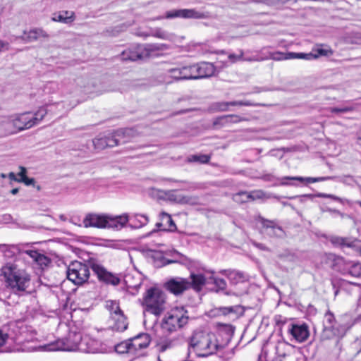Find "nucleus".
<instances>
[{"mask_svg":"<svg viewBox=\"0 0 361 361\" xmlns=\"http://www.w3.org/2000/svg\"><path fill=\"white\" fill-rule=\"evenodd\" d=\"M194 317L185 307H176L162 318L160 324L161 335L157 344L159 353L172 349L183 342V335L177 334Z\"/></svg>","mask_w":361,"mask_h":361,"instance_id":"nucleus-1","label":"nucleus"},{"mask_svg":"<svg viewBox=\"0 0 361 361\" xmlns=\"http://www.w3.org/2000/svg\"><path fill=\"white\" fill-rule=\"evenodd\" d=\"M188 353L193 352L197 357H208L216 353L219 348L214 333L196 329L186 340Z\"/></svg>","mask_w":361,"mask_h":361,"instance_id":"nucleus-2","label":"nucleus"},{"mask_svg":"<svg viewBox=\"0 0 361 361\" xmlns=\"http://www.w3.org/2000/svg\"><path fill=\"white\" fill-rule=\"evenodd\" d=\"M1 276H3L6 287L14 294L23 295L30 286V275L16 264L9 262L3 266Z\"/></svg>","mask_w":361,"mask_h":361,"instance_id":"nucleus-3","label":"nucleus"},{"mask_svg":"<svg viewBox=\"0 0 361 361\" xmlns=\"http://www.w3.org/2000/svg\"><path fill=\"white\" fill-rule=\"evenodd\" d=\"M140 304L145 312L159 316L165 310L166 295L159 288L150 287L145 291Z\"/></svg>","mask_w":361,"mask_h":361,"instance_id":"nucleus-4","label":"nucleus"},{"mask_svg":"<svg viewBox=\"0 0 361 361\" xmlns=\"http://www.w3.org/2000/svg\"><path fill=\"white\" fill-rule=\"evenodd\" d=\"M166 44H137L135 47L124 50L121 54V58L124 61H135L150 57L158 51L168 49Z\"/></svg>","mask_w":361,"mask_h":361,"instance_id":"nucleus-5","label":"nucleus"},{"mask_svg":"<svg viewBox=\"0 0 361 361\" xmlns=\"http://www.w3.org/2000/svg\"><path fill=\"white\" fill-rule=\"evenodd\" d=\"M280 185H293L297 186L298 184L296 182H300L301 183H317V182H322L325 180H334L339 183H343L345 184H351L353 182H354V178L350 175H343L340 176H322V177H317V178H312V177H307L303 178L300 176H283L281 178H276Z\"/></svg>","mask_w":361,"mask_h":361,"instance_id":"nucleus-6","label":"nucleus"},{"mask_svg":"<svg viewBox=\"0 0 361 361\" xmlns=\"http://www.w3.org/2000/svg\"><path fill=\"white\" fill-rule=\"evenodd\" d=\"M90 268V261L87 264L79 261L71 262L67 267V279L75 285L81 286L89 279Z\"/></svg>","mask_w":361,"mask_h":361,"instance_id":"nucleus-7","label":"nucleus"},{"mask_svg":"<svg viewBox=\"0 0 361 361\" xmlns=\"http://www.w3.org/2000/svg\"><path fill=\"white\" fill-rule=\"evenodd\" d=\"M81 339L80 332L71 329L66 337L50 345L48 347V350L79 351Z\"/></svg>","mask_w":361,"mask_h":361,"instance_id":"nucleus-8","label":"nucleus"},{"mask_svg":"<svg viewBox=\"0 0 361 361\" xmlns=\"http://www.w3.org/2000/svg\"><path fill=\"white\" fill-rule=\"evenodd\" d=\"M255 221L261 224L259 232L272 238H284L286 233L276 219L270 220L261 215L255 217Z\"/></svg>","mask_w":361,"mask_h":361,"instance_id":"nucleus-9","label":"nucleus"},{"mask_svg":"<svg viewBox=\"0 0 361 361\" xmlns=\"http://www.w3.org/2000/svg\"><path fill=\"white\" fill-rule=\"evenodd\" d=\"M333 267L342 275L361 278V263L358 261L346 260L338 257L334 260Z\"/></svg>","mask_w":361,"mask_h":361,"instance_id":"nucleus-10","label":"nucleus"},{"mask_svg":"<svg viewBox=\"0 0 361 361\" xmlns=\"http://www.w3.org/2000/svg\"><path fill=\"white\" fill-rule=\"evenodd\" d=\"M111 350L109 344L96 339L89 334L82 335L79 351L85 353H105Z\"/></svg>","mask_w":361,"mask_h":361,"instance_id":"nucleus-11","label":"nucleus"},{"mask_svg":"<svg viewBox=\"0 0 361 361\" xmlns=\"http://www.w3.org/2000/svg\"><path fill=\"white\" fill-rule=\"evenodd\" d=\"M90 266L100 283L114 286H118L120 283V278L116 274L107 271L102 265L93 260H90Z\"/></svg>","mask_w":361,"mask_h":361,"instance_id":"nucleus-12","label":"nucleus"},{"mask_svg":"<svg viewBox=\"0 0 361 361\" xmlns=\"http://www.w3.org/2000/svg\"><path fill=\"white\" fill-rule=\"evenodd\" d=\"M164 288L170 293L180 296L189 290V281L180 276L171 277L164 283Z\"/></svg>","mask_w":361,"mask_h":361,"instance_id":"nucleus-13","label":"nucleus"},{"mask_svg":"<svg viewBox=\"0 0 361 361\" xmlns=\"http://www.w3.org/2000/svg\"><path fill=\"white\" fill-rule=\"evenodd\" d=\"M209 17V12H200L196 9H173L169 11L165 14L166 18H193V19H207Z\"/></svg>","mask_w":361,"mask_h":361,"instance_id":"nucleus-14","label":"nucleus"},{"mask_svg":"<svg viewBox=\"0 0 361 361\" xmlns=\"http://www.w3.org/2000/svg\"><path fill=\"white\" fill-rule=\"evenodd\" d=\"M287 331L298 343L306 341L310 336L309 326L305 322L290 323Z\"/></svg>","mask_w":361,"mask_h":361,"instance_id":"nucleus-15","label":"nucleus"},{"mask_svg":"<svg viewBox=\"0 0 361 361\" xmlns=\"http://www.w3.org/2000/svg\"><path fill=\"white\" fill-rule=\"evenodd\" d=\"M112 324L110 325L109 329H104L103 331L106 334L111 333L113 331L123 332L128 329V322L127 317L123 314V312H118L112 314L110 317Z\"/></svg>","mask_w":361,"mask_h":361,"instance_id":"nucleus-16","label":"nucleus"},{"mask_svg":"<svg viewBox=\"0 0 361 361\" xmlns=\"http://www.w3.org/2000/svg\"><path fill=\"white\" fill-rule=\"evenodd\" d=\"M131 129H118L105 135L107 147H114L128 142L127 137L131 133Z\"/></svg>","mask_w":361,"mask_h":361,"instance_id":"nucleus-17","label":"nucleus"},{"mask_svg":"<svg viewBox=\"0 0 361 361\" xmlns=\"http://www.w3.org/2000/svg\"><path fill=\"white\" fill-rule=\"evenodd\" d=\"M13 126L17 128L19 131H22L26 129H29L36 125L33 114L31 112H25L18 114L13 120Z\"/></svg>","mask_w":361,"mask_h":361,"instance_id":"nucleus-18","label":"nucleus"},{"mask_svg":"<svg viewBox=\"0 0 361 361\" xmlns=\"http://www.w3.org/2000/svg\"><path fill=\"white\" fill-rule=\"evenodd\" d=\"M132 349V354L137 357L142 355L138 351L146 348L150 343L149 336L147 334H139L136 336L129 338Z\"/></svg>","mask_w":361,"mask_h":361,"instance_id":"nucleus-19","label":"nucleus"},{"mask_svg":"<svg viewBox=\"0 0 361 361\" xmlns=\"http://www.w3.org/2000/svg\"><path fill=\"white\" fill-rule=\"evenodd\" d=\"M106 214L89 213L85 216V217L83 219L84 227L106 228Z\"/></svg>","mask_w":361,"mask_h":361,"instance_id":"nucleus-20","label":"nucleus"},{"mask_svg":"<svg viewBox=\"0 0 361 361\" xmlns=\"http://www.w3.org/2000/svg\"><path fill=\"white\" fill-rule=\"evenodd\" d=\"M219 273L227 277L231 285H237L249 280L248 274L237 269H221Z\"/></svg>","mask_w":361,"mask_h":361,"instance_id":"nucleus-21","label":"nucleus"},{"mask_svg":"<svg viewBox=\"0 0 361 361\" xmlns=\"http://www.w3.org/2000/svg\"><path fill=\"white\" fill-rule=\"evenodd\" d=\"M193 65L195 80L212 77L216 71V68L212 63L201 62Z\"/></svg>","mask_w":361,"mask_h":361,"instance_id":"nucleus-22","label":"nucleus"},{"mask_svg":"<svg viewBox=\"0 0 361 361\" xmlns=\"http://www.w3.org/2000/svg\"><path fill=\"white\" fill-rule=\"evenodd\" d=\"M49 34L41 27H34L30 30H24L23 35L16 37L17 39H20L26 43L37 41L39 38L48 39Z\"/></svg>","mask_w":361,"mask_h":361,"instance_id":"nucleus-23","label":"nucleus"},{"mask_svg":"<svg viewBox=\"0 0 361 361\" xmlns=\"http://www.w3.org/2000/svg\"><path fill=\"white\" fill-rule=\"evenodd\" d=\"M260 104L253 103L248 100L245 101H232V102H218L211 105V109L214 111H226L229 109L230 106H261Z\"/></svg>","mask_w":361,"mask_h":361,"instance_id":"nucleus-24","label":"nucleus"},{"mask_svg":"<svg viewBox=\"0 0 361 361\" xmlns=\"http://www.w3.org/2000/svg\"><path fill=\"white\" fill-rule=\"evenodd\" d=\"M243 121H245V118H241L236 114L220 116L213 120L212 128L214 129H220L231 123H237Z\"/></svg>","mask_w":361,"mask_h":361,"instance_id":"nucleus-25","label":"nucleus"},{"mask_svg":"<svg viewBox=\"0 0 361 361\" xmlns=\"http://www.w3.org/2000/svg\"><path fill=\"white\" fill-rule=\"evenodd\" d=\"M129 221V215L123 214L118 216H106V228L114 230H121L127 225Z\"/></svg>","mask_w":361,"mask_h":361,"instance_id":"nucleus-26","label":"nucleus"},{"mask_svg":"<svg viewBox=\"0 0 361 361\" xmlns=\"http://www.w3.org/2000/svg\"><path fill=\"white\" fill-rule=\"evenodd\" d=\"M186 279L189 281V290L192 289L197 293L202 290L203 286L208 281L203 274L193 272H190V276Z\"/></svg>","mask_w":361,"mask_h":361,"instance_id":"nucleus-27","label":"nucleus"},{"mask_svg":"<svg viewBox=\"0 0 361 361\" xmlns=\"http://www.w3.org/2000/svg\"><path fill=\"white\" fill-rule=\"evenodd\" d=\"M345 331V329L344 326L324 325V329L321 334V338L322 340H329L334 337H341L344 335Z\"/></svg>","mask_w":361,"mask_h":361,"instance_id":"nucleus-28","label":"nucleus"},{"mask_svg":"<svg viewBox=\"0 0 361 361\" xmlns=\"http://www.w3.org/2000/svg\"><path fill=\"white\" fill-rule=\"evenodd\" d=\"M332 54V51L322 47H317L313 49L310 53H300L299 59L313 60L319 58V56H328Z\"/></svg>","mask_w":361,"mask_h":361,"instance_id":"nucleus-29","label":"nucleus"},{"mask_svg":"<svg viewBox=\"0 0 361 361\" xmlns=\"http://www.w3.org/2000/svg\"><path fill=\"white\" fill-rule=\"evenodd\" d=\"M128 222V226L130 228L134 229L140 228L148 224L149 218L145 214H133L129 216Z\"/></svg>","mask_w":361,"mask_h":361,"instance_id":"nucleus-30","label":"nucleus"},{"mask_svg":"<svg viewBox=\"0 0 361 361\" xmlns=\"http://www.w3.org/2000/svg\"><path fill=\"white\" fill-rule=\"evenodd\" d=\"M300 53L295 52H287L283 53L280 51L269 52L264 54V57H267L268 59H273L274 61H281L288 59H299Z\"/></svg>","mask_w":361,"mask_h":361,"instance_id":"nucleus-31","label":"nucleus"},{"mask_svg":"<svg viewBox=\"0 0 361 361\" xmlns=\"http://www.w3.org/2000/svg\"><path fill=\"white\" fill-rule=\"evenodd\" d=\"M314 197L331 198L335 201L339 202L342 204L348 203V200L347 199H342L339 197H337V196L331 195V194H326V193H322V192H319L316 195L307 194V195H300V196H293L289 198L290 199L300 198V201L302 202L303 198H305V197L313 198Z\"/></svg>","mask_w":361,"mask_h":361,"instance_id":"nucleus-32","label":"nucleus"},{"mask_svg":"<svg viewBox=\"0 0 361 361\" xmlns=\"http://www.w3.org/2000/svg\"><path fill=\"white\" fill-rule=\"evenodd\" d=\"M211 159V156L203 154H191L187 157V163H198L200 164H208Z\"/></svg>","mask_w":361,"mask_h":361,"instance_id":"nucleus-33","label":"nucleus"},{"mask_svg":"<svg viewBox=\"0 0 361 361\" xmlns=\"http://www.w3.org/2000/svg\"><path fill=\"white\" fill-rule=\"evenodd\" d=\"M69 12L67 11H63L59 14H54L52 18L53 21L60 22L66 24L71 23L75 20V15L73 12H71V15L68 16Z\"/></svg>","mask_w":361,"mask_h":361,"instance_id":"nucleus-34","label":"nucleus"},{"mask_svg":"<svg viewBox=\"0 0 361 361\" xmlns=\"http://www.w3.org/2000/svg\"><path fill=\"white\" fill-rule=\"evenodd\" d=\"M109 347H111V349L114 348L115 351L119 354H123L126 353L132 354L130 339L122 341L117 344L109 345Z\"/></svg>","mask_w":361,"mask_h":361,"instance_id":"nucleus-35","label":"nucleus"},{"mask_svg":"<svg viewBox=\"0 0 361 361\" xmlns=\"http://www.w3.org/2000/svg\"><path fill=\"white\" fill-rule=\"evenodd\" d=\"M183 80H195V71H193L194 65L180 66Z\"/></svg>","mask_w":361,"mask_h":361,"instance_id":"nucleus-36","label":"nucleus"},{"mask_svg":"<svg viewBox=\"0 0 361 361\" xmlns=\"http://www.w3.org/2000/svg\"><path fill=\"white\" fill-rule=\"evenodd\" d=\"M207 283H213L215 286L216 292L225 290L227 287V283L224 279L215 277L214 276H212L208 279Z\"/></svg>","mask_w":361,"mask_h":361,"instance_id":"nucleus-37","label":"nucleus"},{"mask_svg":"<svg viewBox=\"0 0 361 361\" xmlns=\"http://www.w3.org/2000/svg\"><path fill=\"white\" fill-rule=\"evenodd\" d=\"M267 60V57H264V53L262 52H257L255 54H248L247 52H244V54L243 56V61H248V62H253V61H262Z\"/></svg>","mask_w":361,"mask_h":361,"instance_id":"nucleus-38","label":"nucleus"},{"mask_svg":"<svg viewBox=\"0 0 361 361\" xmlns=\"http://www.w3.org/2000/svg\"><path fill=\"white\" fill-rule=\"evenodd\" d=\"M161 221L168 225L167 228H163L164 231H174L176 229V226L172 219L171 216L165 212L161 214Z\"/></svg>","mask_w":361,"mask_h":361,"instance_id":"nucleus-39","label":"nucleus"},{"mask_svg":"<svg viewBox=\"0 0 361 361\" xmlns=\"http://www.w3.org/2000/svg\"><path fill=\"white\" fill-rule=\"evenodd\" d=\"M297 0H250V2L264 4L269 6H279L287 2H296Z\"/></svg>","mask_w":361,"mask_h":361,"instance_id":"nucleus-40","label":"nucleus"},{"mask_svg":"<svg viewBox=\"0 0 361 361\" xmlns=\"http://www.w3.org/2000/svg\"><path fill=\"white\" fill-rule=\"evenodd\" d=\"M91 142L97 150H102L107 147L108 144L106 142L105 135H99L98 137L93 139Z\"/></svg>","mask_w":361,"mask_h":361,"instance_id":"nucleus-41","label":"nucleus"},{"mask_svg":"<svg viewBox=\"0 0 361 361\" xmlns=\"http://www.w3.org/2000/svg\"><path fill=\"white\" fill-rule=\"evenodd\" d=\"M165 196L169 200H170L171 202L182 204V201H183L182 199H183V195L178 193L177 190H168V191L165 192Z\"/></svg>","mask_w":361,"mask_h":361,"instance_id":"nucleus-42","label":"nucleus"},{"mask_svg":"<svg viewBox=\"0 0 361 361\" xmlns=\"http://www.w3.org/2000/svg\"><path fill=\"white\" fill-rule=\"evenodd\" d=\"M1 246L6 247V249L4 250V256L8 258H11L16 255L17 254L20 252V248L18 245H2Z\"/></svg>","mask_w":361,"mask_h":361,"instance_id":"nucleus-43","label":"nucleus"},{"mask_svg":"<svg viewBox=\"0 0 361 361\" xmlns=\"http://www.w3.org/2000/svg\"><path fill=\"white\" fill-rule=\"evenodd\" d=\"M167 78L174 81H180L182 80L181 71L180 67L170 68L167 71Z\"/></svg>","mask_w":361,"mask_h":361,"instance_id":"nucleus-44","label":"nucleus"},{"mask_svg":"<svg viewBox=\"0 0 361 361\" xmlns=\"http://www.w3.org/2000/svg\"><path fill=\"white\" fill-rule=\"evenodd\" d=\"M32 254L34 255V256H35L33 260L39 266H47L50 263L49 258L45 256L44 255L41 254L38 252H33Z\"/></svg>","mask_w":361,"mask_h":361,"instance_id":"nucleus-45","label":"nucleus"},{"mask_svg":"<svg viewBox=\"0 0 361 361\" xmlns=\"http://www.w3.org/2000/svg\"><path fill=\"white\" fill-rule=\"evenodd\" d=\"M324 325L341 326L340 325H338L334 314L330 310H328L324 315Z\"/></svg>","mask_w":361,"mask_h":361,"instance_id":"nucleus-46","label":"nucleus"},{"mask_svg":"<svg viewBox=\"0 0 361 361\" xmlns=\"http://www.w3.org/2000/svg\"><path fill=\"white\" fill-rule=\"evenodd\" d=\"M248 195V192L240 191L234 195L233 199L236 202L245 203L250 201V197H247Z\"/></svg>","mask_w":361,"mask_h":361,"instance_id":"nucleus-47","label":"nucleus"},{"mask_svg":"<svg viewBox=\"0 0 361 361\" xmlns=\"http://www.w3.org/2000/svg\"><path fill=\"white\" fill-rule=\"evenodd\" d=\"M131 279H132L131 276L128 275V276H126V278H125V283H126L127 287L128 288H132V289L137 291L138 289L140 288V286L142 285V280H141V279L140 278L138 279V281L137 283H132L130 282Z\"/></svg>","mask_w":361,"mask_h":361,"instance_id":"nucleus-48","label":"nucleus"},{"mask_svg":"<svg viewBox=\"0 0 361 361\" xmlns=\"http://www.w3.org/2000/svg\"><path fill=\"white\" fill-rule=\"evenodd\" d=\"M248 195L247 197H250V201L262 199L266 197V194L261 190L248 192Z\"/></svg>","mask_w":361,"mask_h":361,"instance_id":"nucleus-49","label":"nucleus"},{"mask_svg":"<svg viewBox=\"0 0 361 361\" xmlns=\"http://www.w3.org/2000/svg\"><path fill=\"white\" fill-rule=\"evenodd\" d=\"M182 204L189 205H197L200 204V198L197 196H186L183 195Z\"/></svg>","mask_w":361,"mask_h":361,"instance_id":"nucleus-50","label":"nucleus"},{"mask_svg":"<svg viewBox=\"0 0 361 361\" xmlns=\"http://www.w3.org/2000/svg\"><path fill=\"white\" fill-rule=\"evenodd\" d=\"M47 113V109L42 106L40 107L35 114H33V117L35 118V121H36V125L44 118Z\"/></svg>","mask_w":361,"mask_h":361,"instance_id":"nucleus-51","label":"nucleus"},{"mask_svg":"<svg viewBox=\"0 0 361 361\" xmlns=\"http://www.w3.org/2000/svg\"><path fill=\"white\" fill-rule=\"evenodd\" d=\"M244 54V51L240 49L239 50V54H235L233 53H230L228 54V59L231 63H234L238 61H243V56Z\"/></svg>","mask_w":361,"mask_h":361,"instance_id":"nucleus-52","label":"nucleus"},{"mask_svg":"<svg viewBox=\"0 0 361 361\" xmlns=\"http://www.w3.org/2000/svg\"><path fill=\"white\" fill-rule=\"evenodd\" d=\"M353 110L351 107H331L329 109V111L333 114H344L350 112Z\"/></svg>","mask_w":361,"mask_h":361,"instance_id":"nucleus-53","label":"nucleus"},{"mask_svg":"<svg viewBox=\"0 0 361 361\" xmlns=\"http://www.w3.org/2000/svg\"><path fill=\"white\" fill-rule=\"evenodd\" d=\"M152 36L155 37H157V38H160V39H169V34L162 30L161 29H157L155 30L153 33L152 34Z\"/></svg>","mask_w":361,"mask_h":361,"instance_id":"nucleus-54","label":"nucleus"},{"mask_svg":"<svg viewBox=\"0 0 361 361\" xmlns=\"http://www.w3.org/2000/svg\"><path fill=\"white\" fill-rule=\"evenodd\" d=\"M343 241L341 244V247H355V241L352 240L349 238H343Z\"/></svg>","mask_w":361,"mask_h":361,"instance_id":"nucleus-55","label":"nucleus"},{"mask_svg":"<svg viewBox=\"0 0 361 361\" xmlns=\"http://www.w3.org/2000/svg\"><path fill=\"white\" fill-rule=\"evenodd\" d=\"M109 310H110L111 316H112V314H114L115 312H118V311L123 312L121 310L118 304L115 302H113V301L111 302V305H109Z\"/></svg>","mask_w":361,"mask_h":361,"instance_id":"nucleus-56","label":"nucleus"},{"mask_svg":"<svg viewBox=\"0 0 361 361\" xmlns=\"http://www.w3.org/2000/svg\"><path fill=\"white\" fill-rule=\"evenodd\" d=\"M352 347L357 350V354L361 353V336L354 341L352 343Z\"/></svg>","mask_w":361,"mask_h":361,"instance_id":"nucleus-57","label":"nucleus"},{"mask_svg":"<svg viewBox=\"0 0 361 361\" xmlns=\"http://www.w3.org/2000/svg\"><path fill=\"white\" fill-rule=\"evenodd\" d=\"M343 240V237H339V236H333L330 239L331 243L334 245L338 246L341 247V244H342Z\"/></svg>","mask_w":361,"mask_h":361,"instance_id":"nucleus-58","label":"nucleus"},{"mask_svg":"<svg viewBox=\"0 0 361 361\" xmlns=\"http://www.w3.org/2000/svg\"><path fill=\"white\" fill-rule=\"evenodd\" d=\"M224 331L228 336V340H230L234 333L233 327L231 325H225Z\"/></svg>","mask_w":361,"mask_h":361,"instance_id":"nucleus-59","label":"nucleus"},{"mask_svg":"<svg viewBox=\"0 0 361 361\" xmlns=\"http://www.w3.org/2000/svg\"><path fill=\"white\" fill-rule=\"evenodd\" d=\"M23 183H24L26 185H33L34 187L35 186V180L33 178L25 176L23 179Z\"/></svg>","mask_w":361,"mask_h":361,"instance_id":"nucleus-60","label":"nucleus"},{"mask_svg":"<svg viewBox=\"0 0 361 361\" xmlns=\"http://www.w3.org/2000/svg\"><path fill=\"white\" fill-rule=\"evenodd\" d=\"M252 245H253L255 247H257V248H258V249H259V250H263V251H269V249L268 248V247H267V246H266L264 244H263V243H257V242H256V241H252Z\"/></svg>","mask_w":361,"mask_h":361,"instance_id":"nucleus-61","label":"nucleus"},{"mask_svg":"<svg viewBox=\"0 0 361 361\" xmlns=\"http://www.w3.org/2000/svg\"><path fill=\"white\" fill-rule=\"evenodd\" d=\"M8 334L4 333L2 330H0V347L6 343V341L8 339Z\"/></svg>","mask_w":361,"mask_h":361,"instance_id":"nucleus-62","label":"nucleus"},{"mask_svg":"<svg viewBox=\"0 0 361 361\" xmlns=\"http://www.w3.org/2000/svg\"><path fill=\"white\" fill-rule=\"evenodd\" d=\"M163 226V223L162 222H158L156 224V228L153 229L152 231L149 232L146 236H149L151 235L153 233H155L157 232V231L160 230V231H163V229H161V226Z\"/></svg>","mask_w":361,"mask_h":361,"instance_id":"nucleus-63","label":"nucleus"},{"mask_svg":"<svg viewBox=\"0 0 361 361\" xmlns=\"http://www.w3.org/2000/svg\"><path fill=\"white\" fill-rule=\"evenodd\" d=\"M162 263L164 265H168L173 263H178L179 261L178 259H168L164 257H162Z\"/></svg>","mask_w":361,"mask_h":361,"instance_id":"nucleus-64","label":"nucleus"}]
</instances>
